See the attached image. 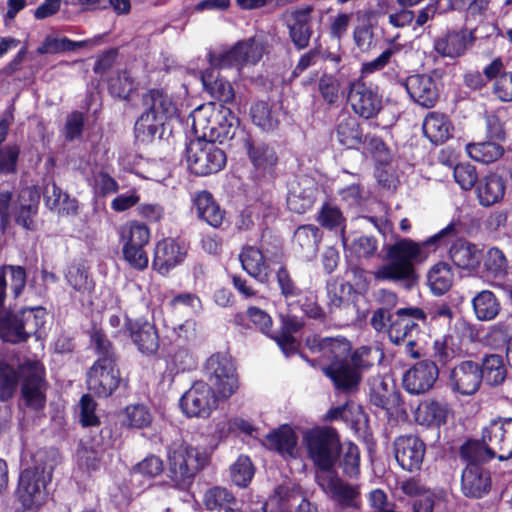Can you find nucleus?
<instances>
[{
  "instance_id": "nucleus-1",
  "label": "nucleus",
  "mask_w": 512,
  "mask_h": 512,
  "mask_svg": "<svg viewBox=\"0 0 512 512\" xmlns=\"http://www.w3.org/2000/svg\"><path fill=\"white\" fill-rule=\"evenodd\" d=\"M457 234L456 225L450 223L438 233L422 242L408 238L397 240L387 249L388 262L372 272L377 281L402 282L409 287L416 280L414 266L424 262L431 251L445 245Z\"/></svg>"
},
{
  "instance_id": "nucleus-2",
  "label": "nucleus",
  "mask_w": 512,
  "mask_h": 512,
  "mask_svg": "<svg viewBox=\"0 0 512 512\" xmlns=\"http://www.w3.org/2000/svg\"><path fill=\"white\" fill-rule=\"evenodd\" d=\"M194 133L214 142L232 139L238 128V119L233 112L222 105L209 102L195 108L190 116Z\"/></svg>"
},
{
  "instance_id": "nucleus-3",
  "label": "nucleus",
  "mask_w": 512,
  "mask_h": 512,
  "mask_svg": "<svg viewBox=\"0 0 512 512\" xmlns=\"http://www.w3.org/2000/svg\"><path fill=\"white\" fill-rule=\"evenodd\" d=\"M54 453L39 451L33 457V465L23 470L19 476L16 496L23 507H39L46 496V485L52 478L55 466Z\"/></svg>"
},
{
  "instance_id": "nucleus-4",
  "label": "nucleus",
  "mask_w": 512,
  "mask_h": 512,
  "mask_svg": "<svg viewBox=\"0 0 512 512\" xmlns=\"http://www.w3.org/2000/svg\"><path fill=\"white\" fill-rule=\"evenodd\" d=\"M303 444L317 472L333 470L340 452V439L334 429L316 427L307 430L303 434Z\"/></svg>"
},
{
  "instance_id": "nucleus-5",
  "label": "nucleus",
  "mask_w": 512,
  "mask_h": 512,
  "mask_svg": "<svg viewBox=\"0 0 512 512\" xmlns=\"http://www.w3.org/2000/svg\"><path fill=\"white\" fill-rule=\"evenodd\" d=\"M97 348L102 354L87 373L88 389L99 397L111 395L119 386L121 378L110 343L97 338Z\"/></svg>"
},
{
  "instance_id": "nucleus-6",
  "label": "nucleus",
  "mask_w": 512,
  "mask_h": 512,
  "mask_svg": "<svg viewBox=\"0 0 512 512\" xmlns=\"http://www.w3.org/2000/svg\"><path fill=\"white\" fill-rule=\"evenodd\" d=\"M142 106L143 112L135 124V129L147 136H154L158 128L176 111L171 97L159 89H151L144 93Z\"/></svg>"
},
{
  "instance_id": "nucleus-7",
  "label": "nucleus",
  "mask_w": 512,
  "mask_h": 512,
  "mask_svg": "<svg viewBox=\"0 0 512 512\" xmlns=\"http://www.w3.org/2000/svg\"><path fill=\"white\" fill-rule=\"evenodd\" d=\"M46 311L41 308L24 309L18 314L0 316V336L4 341L18 343L37 335L45 324Z\"/></svg>"
},
{
  "instance_id": "nucleus-8",
  "label": "nucleus",
  "mask_w": 512,
  "mask_h": 512,
  "mask_svg": "<svg viewBox=\"0 0 512 512\" xmlns=\"http://www.w3.org/2000/svg\"><path fill=\"white\" fill-rule=\"evenodd\" d=\"M190 141L186 148V161L192 173L206 176L219 172L226 164V155L214 141L207 138Z\"/></svg>"
},
{
  "instance_id": "nucleus-9",
  "label": "nucleus",
  "mask_w": 512,
  "mask_h": 512,
  "mask_svg": "<svg viewBox=\"0 0 512 512\" xmlns=\"http://www.w3.org/2000/svg\"><path fill=\"white\" fill-rule=\"evenodd\" d=\"M124 259L137 270L148 266V256L144 247L150 241L149 228L138 221H128L118 228Z\"/></svg>"
},
{
  "instance_id": "nucleus-10",
  "label": "nucleus",
  "mask_w": 512,
  "mask_h": 512,
  "mask_svg": "<svg viewBox=\"0 0 512 512\" xmlns=\"http://www.w3.org/2000/svg\"><path fill=\"white\" fill-rule=\"evenodd\" d=\"M480 450L478 443H466L461 447L460 453L463 458L469 461L461 477V490L466 497L480 498L490 489L489 474L477 463L485 461L486 457L475 453Z\"/></svg>"
},
{
  "instance_id": "nucleus-11",
  "label": "nucleus",
  "mask_w": 512,
  "mask_h": 512,
  "mask_svg": "<svg viewBox=\"0 0 512 512\" xmlns=\"http://www.w3.org/2000/svg\"><path fill=\"white\" fill-rule=\"evenodd\" d=\"M482 444L475 453L507 460L512 457V418L492 419L482 431Z\"/></svg>"
},
{
  "instance_id": "nucleus-12",
  "label": "nucleus",
  "mask_w": 512,
  "mask_h": 512,
  "mask_svg": "<svg viewBox=\"0 0 512 512\" xmlns=\"http://www.w3.org/2000/svg\"><path fill=\"white\" fill-rule=\"evenodd\" d=\"M369 353L370 350L367 348L358 349L351 354L349 359L333 361L328 366L323 367V372L337 388L353 389L360 383L363 370L371 365L367 359Z\"/></svg>"
},
{
  "instance_id": "nucleus-13",
  "label": "nucleus",
  "mask_w": 512,
  "mask_h": 512,
  "mask_svg": "<svg viewBox=\"0 0 512 512\" xmlns=\"http://www.w3.org/2000/svg\"><path fill=\"white\" fill-rule=\"evenodd\" d=\"M208 462V454L185 443H175L168 452L171 477L182 481L193 477Z\"/></svg>"
},
{
  "instance_id": "nucleus-14",
  "label": "nucleus",
  "mask_w": 512,
  "mask_h": 512,
  "mask_svg": "<svg viewBox=\"0 0 512 512\" xmlns=\"http://www.w3.org/2000/svg\"><path fill=\"white\" fill-rule=\"evenodd\" d=\"M205 376L220 398H229L238 389L234 363L226 354L216 353L207 359Z\"/></svg>"
},
{
  "instance_id": "nucleus-15",
  "label": "nucleus",
  "mask_w": 512,
  "mask_h": 512,
  "mask_svg": "<svg viewBox=\"0 0 512 512\" xmlns=\"http://www.w3.org/2000/svg\"><path fill=\"white\" fill-rule=\"evenodd\" d=\"M425 319L426 315L421 308L407 307L398 309L391 319L388 329L389 339L395 344L406 342L411 356L414 358L418 357L419 354L413 351V346L415 345L414 336L419 332L418 321H424Z\"/></svg>"
},
{
  "instance_id": "nucleus-16",
  "label": "nucleus",
  "mask_w": 512,
  "mask_h": 512,
  "mask_svg": "<svg viewBox=\"0 0 512 512\" xmlns=\"http://www.w3.org/2000/svg\"><path fill=\"white\" fill-rule=\"evenodd\" d=\"M22 380L21 393L25 404L34 410H41L46 403V382L44 367L39 361L27 360L20 365Z\"/></svg>"
},
{
  "instance_id": "nucleus-17",
  "label": "nucleus",
  "mask_w": 512,
  "mask_h": 512,
  "mask_svg": "<svg viewBox=\"0 0 512 512\" xmlns=\"http://www.w3.org/2000/svg\"><path fill=\"white\" fill-rule=\"evenodd\" d=\"M264 45L256 37L237 42L230 50L211 57V63L220 68L242 69L256 64L263 56Z\"/></svg>"
},
{
  "instance_id": "nucleus-18",
  "label": "nucleus",
  "mask_w": 512,
  "mask_h": 512,
  "mask_svg": "<svg viewBox=\"0 0 512 512\" xmlns=\"http://www.w3.org/2000/svg\"><path fill=\"white\" fill-rule=\"evenodd\" d=\"M218 398L209 384L197 381L181 397L180 406L187 417L206 418L217 407Z\"/></svg>"
},
{
  "instance_id": "nucleus-19",
  "label": "nucleus",
  "mask_w": 512,
  "mask_h": 512,
  "mask_svg": "<svg viewBox=\"0 0 512 512\" xmlns=\"http://www.w3.org/2000/svg\"><path fill=\"white\" fill-rule=\"evenodd\" d=\"M316 481L323 492L338 504L357 507L360 503L359 487L341 479L334 469L316 472Z\"/></svg>"
},
{
  "instance_id": "nucleus-20",
  "label": "nucleus",
  "mask_w": 512,
  "mask_h": 512,
  "mask_svg": "<svg viewBox=\"0 0 512 512\" xmlns=\"http://www.w3.org/2000/svg\"><path fill=\"white\" fill-rule=\"evenodd\" d=\"M439 371L431 360H422L415 363L403 375L404 389L412 395H420L433 388L438 379Z\"/></svg>"
},
{
  "instance_id": "nucleus-21",
  "label": "nucleus",
  "mask_w": 512,
  "mask_h": 512,
  "mask_svg": "<svg viewBox=\"0 0 512 512\" xmlns=\"http://www.w3.org/2000/svg\"><path fill=\"white\" fill-rule=\"evenodd\" d=\"M348 102L352 110L365 119L375 117L381 110V97L366 83L356 80L350 83Z\"/></svg>"
},
{
  "instance_id": "nucleus-22",
  "label": "nucleus",
  "mask_w": 512,
  "mask_h": 512,
  "mask_svg": "<svg viewBox=\"0 0 512 512\" xmlns=\"http://www.w3.org/2000/svg\"><path fill=\"white\" fill-rule=\"evenodd\" d=\"M481 385L480 366L470 360L456 365L449 375V386L452 391L461 395H473Z\"/></svg>"
},
{
  "instance_id": "nucleus-23",
  "label": "nucleus",
  "mask_w": 512,
  "mask_h": 512,
  "mask_svg": "<svg viewBox=\"0 0 512 512\" xmlns=\"http://www.w3.org/2000/svg\"><path fill=\"white\" fill-rule=\"evenodd\" d=\"M425 450L423 441L414 435L400 436L394 442L395 458L398 464L407 471L420 469Z\"/></svg>"
},
{
  "instance_id": "nucleus-24",
  "label": "nucleus",
  "mask_w": 512,
  "mask_h": 512,
  "mask_svg": "<svg viewBox=\"0 0 512 512\" xmlns=\"http://www.w3.org/2000/svg\"><path fill=\"white\" fill-rule=\"evenodd\" d=\"M448 257L456 268L474 274L480 268L483 252L477 244L460 238L449 247Z\"/></svg>"
},
{
  "instance_id": "nucleus-25",
  "label": "nucleus",
  "mask_w": 512,
  "mask_h": 512,
  "mask_svg": "<svg viewBox=\"0 0 512 512\" xmlns=\"http://www.w3.org/2000/svg\"><path fill=\"white\" fill-rule=\"evenodd\" d=\"M186 254L187 249L183 244L172 238L163 239L156 244L153 267L160 274L166 275L184 261Z\"/></svg>"
},
{
  "instance_id": "nucleus-26",
  "label": "nucleus",
  "mask_w": 512,
  "mask_h": 512,
  "mask_svg": "<svg viewBox=\"0 0 512 512\" xmlns=\"http://www.w3.org/2000/svg\"><path fill=\"white\" fill-rule=\"evenodd\" d=\"M451 415L449 404L443 400L427 398L422 400L414 411L417 424L429 428L445 425Z\"/></svg>"
},
{
  "instance_id": "nucleus-27",
  "label": "nucleus",
  "mask_w": 512,
  "mask_h": 512,
  "mask_svg": "<svg viewBox=\"0 0 512 512\" xmlns=\"http://www.w3.org/2000/svg\"><path fill=\"white\" fill-rule=\"evenodd\" d=\"M405 88L411 99L422 107L431 108L438 100V89L435 81L429 75L409 76L405 81Z\"/></svg>"
},
{
  "instance_id": "nucleus-28",
  "label": "nucleus",
  "mask_w": 512,
  "mask_h": 512,
  "mask_svg": "<svg viewBox=\"0 0 512 512\" xmlns=\"http://www.w3.org/2000/svg\"><path fill=\"white\" fill-rule=\"evenodd\" d=\"M264 445L268 449L276 451L285 459L298 456L297 436L288 425H283L269 433L265 437Z\"/></svg>"
},
{
  "instance_id": "nucleus-29",
  "label": "nucleus",
  "mask_w": 512,
  "mask_h": 512,
  "mask_svg": "<svg viewBox=\"0 0 512 512\" xmlns=\"http://www.w3.org/2000/svg\"><path fill=\"white\" fill-rule=\"evenodd\" d=\"M310 14V7L291 11L287 14L290 37L295 46L299 49H303L309 44L312 34L310 27Z\"/></svg>"
},
{
  "instance_id": "nucleus-30",
  "label": "nucleus",
  "mask_w": 512,
  "mask_h": 512,
  "mask_svg": "<svg viewBox=\"0 0 512 512\" xmlns=\"http://www.w3.org/2000/svg\"><path fill=\"white\" fill-rule=\"evenodd\" d=\"M505 190V180L495 173L481 177L476 186L478 201L484 207L500 202L505 195Z\"/></svg>"
},
{
  "instance_id": "nucleus-31",
  "label": "nucleus",
  "mask_w": 512,
  "mask_h": 512,
  "mask_svg": "<svg viewBox=\"0 0 512 512\" xmlns=\"http://www.w3.org/2000/svg\"><path fill=\"white\" fill-rule=\"evenodd\" d=\"M483 72L488 80L495 79L493 94L502 102L512 101V73L504 71L502 61L493 60Z\"/></svg>"
},
{
  "instance_id": "nucleus-32",
  "label": "nucleus",
  "mask_w": 512,
  "mask_h": 512,
  "mask_svg": "<svg viewBox=\"0 0 512 512\" xmlns=\"http://www.w3.org/2000/svg\"><path fill=\"white\" fill-rule=\"evenodd\" d=\"M194 208L199 218L212 227L218 228L223 223L225 212L208 191L198 192L193 199Z\"/></svg>"
},
{
  "instance_id": "nucleus-33",
  "label": "nucleus",
  "mask_w": 512,
  "mask_h": 512,
  "mask_svg": "<svg viewBox=\"0 0 512 512\" xmlns=\"http://www.w3.org/2000/svg\"><path fill=\"white\" fill-rule=\"evenodd\" d=\"M315 344L311 347L314 352H319L330 361H344L350 358L351 345L343 337L323 338L314 340Z\"/></svg>"
},
{
  "instance_id": "nucleus-34",
  "label": "nucleus",
  "mask_w": 512,
  "mask_h": 512,
  "mask_svg": "<svg viewBox=\"0 0 512 512\" xmlns=\"http://www.w3.org/2000/svg\"><path fill=\"white\" fill-rule=\"evenodd\" d=\"M205 91L219 102L229 104L235 98V91L231 83L221 77L215 70L207 71L202 75Z\"/></svg>"
},
{
  "instance_id": "nucleus-35",
  "label": "nucleus",
  "mask_w": 512,
  "mask_h": 512,
  "mask_svg": "<svg viewBox=\"0 0 512 512\" xmlns=\"http://www.w3.org/2000/svg\"><path fill=\"white\" fill-rule=\"evenodd\" d=\"M239 258L243 269L250 276L256 278L261 283L268 281L270 275L269 267L259 249L252 246L246 247L241 252Z\"/></svg>"
},
{
  "instance_id": "nucleus-36",
  "label": "nucleus",
  "mask_w": 512,
  "mask_h": 512,
  "mask_svg": "<svg viewBox=\"0 0 512 512\" xmlns=\"http://www.w3.org/2000/svg\"><path fill=\"white\" fill-rule=\"evenodd\" d=\"M247 153L253 167L261 174L271 172L278 162L274 148L264 143H248Z\"/></svg>"
},
{
  "instance_id": "nucleus-37",
  "label": "nucleus",
  "mask_w": 512,
  "mask_h": 512,
  "mask_svg": "<svg viewBox=\"0 0 512 512\" xmlns=\"http://www.w3.org/2000/svg\"><path fill=\"white\" fill-rule=\"evenodd\" d=\"M130 332L133 342L142 353L153 354L157 351L158 335L151 323L136 321L130 325Z\"/></svg>"
},
{
  "instance_id": "nucleus-38",
  "label": "nucleus",
  "mask_w": 512,
  "mask_h": 512,
  "mask_svg": "<svg viewBox=\"0 0 512 512\" xmlns=\"http://www.w3.org/2000/svg\"><path fill=\"white\" fill-rule=\"evenodd\" d=\"M481 381L489 386L501 385L507 377V367L501 355L490 354L483 358L480 366Z\"/></svg>"
},
{
  "instance_id": "nucleus-39",
  "label": "nucleus",
  "mask_w": 512,
  "mask_h": 512,
  "mask_svg": "<svg viewBox=\"0 0 512 512\" xmlns=\"http://www.w3.org/2000/svg\"><path fill=\"white\" fill-rule=\"evenodd\" d=\"M38 194L31 188H24L19 193L16 212V222L26 229H32L33 216L37 212Z\"/></svg>"
},
{
  "instance_id": "nucleus-40",
  "label": "nucleus",
  "mask_w": 512,
  "mask_h": 512,
  "mask_svg": "<svg viewBox=\"0 0 512 512\" xmlns=\"http://www.w3.org/2000/svg\"><path fill=\"white\" fill-rule=\"evenodd\" d=\"M423 133L432 143H443L450 136L451 124L444 114L429 113L423 121Z\"/></svg>"
},
{
  "instance_id": "nucleus-41",
  "label": "nucleus",
  "mask_w": 512,
  "mask_h": 512,
  "mask_svg": "<svg viewBox=\"0 0 512 512\" xmlns=\"http://www.w3.org/2000/svg\"><path fill=\"white\" fill-rule=\"evenodd\" d=\"M453 281L454 272L446 262H438L428 271L427 282L435 295L445 294L451 288Z\"/></svg>"
},
{
  "instance_id": "nucleus-42",
  "label": "nucleus",
  "mask_w": 512,
  "mask_h": 512,
  "mask_svg": "<svg viewBox=\"0 0 512 512\" xmlns=\"http://www.w3.org/2000/svg\"><path fill=\"white\" fill-rule=\"evenodd\" d=\"M335 137L340 145L349 149L358 148L363 138L359 123L351 116H345L339 120Z\"/></svg>"
},
{
  "instance_id": "nucleus-43",
  "label": "nucleus",
  "mask_w": 512,
  "mask_h": 512,
  "mask_svg": "<svg viewBox=\"0 0 512 512\" xmlns=\"http://www.w3.org/2000/svg\"><path fill=\"white\" fill-rule=\"evenodd\" d=\"M473 310L478 320L489 321L494 319L499 311L500 304L495 295L488 290L479 292L472 300Z\"/></svg>"
},
{
  "instance_id": "nucleus-44",
  "label": "nucleus",
  "mask_w": 512,
  "mask_h": 512,
  "mask_svg": "<svg viewBox=\"0 0 512 512\" xmlns=\"http://www.w3.org/2000/svg\"><path fill=\"white\" fill-rule=\"evenodd\" d=\"M435 51L443 57H457L466 50V40L464 33L450 32L440 37L434 42Z\"/></svg>"
},
{
  "instance_id": "nucleus-45",
  "label": "nucleus",
  "mask_w": 512,
  "mask_h": 512,
  "mask_svg": "<svg viewBox=\"0 0 512 512\" xmlns=\"http://www.w3.org/2000/svg\"><path fill=\"white\" fill-rule=\"evenodd\" d=\"M279 498L280 512H317L309 501L297 492H290L288 488L279 487L276 491Z\"/></svg>"
},
{
  "instance_id": "nucleus-46",
  "label": "nucleus",
  "mask_w": 512,
  "mask_h": 512,
  "mask_svg": "<svg viewBox=\"0 0 512 512\" xmlns=\"http://www.w3.org/2000/svg\"><path fill=\"white\" fill-rule=\"evenodd\" d=\"M484 271L488 277L494 279H503L508 272V260L504 252L497 248L491 247L483 254Z\"/></svg>"
},
{
  "instance_id": "nucleus-47",
  "label": "nucleus",
  "mask_w": 512,
  "mask_h": 512,
  "mask_svg": "<svg viewBox=\"0 0 512 512\" xmlns=\"http://www.w3.org/2000/svg\"><path fill=\"white\" fill-rule=\"evenodd\" d=\"M108 89L113 97L128 100L137 90V83L128 70H121L109 79Z\"/></svg>"
},
{
  "instance_id": "nucleus-48",
  "label": "nucleus",
  "mask_w": 512,
  "mask_h": 512,
  "mask_svg": "<svg viewBox=\"0 0 512 512\" xmlns=\"http://www.w3.org/2000/svg\"><path fill=\"white\" fill-rule=\"evenodd\" d=\"M88 44H94V42L91 40L76 42L66 37L57 38L54 36H47L43 43L37 48V53L40 55L57 54L65 51H72L77 48L87 46Z\"/></svg>"
},
{
  "instance_id": "nucleus-49",
  "label": "nucleus",
  "mask_w": 512,
  "mask_h": 512,
  "mask_svg": "<svg viewBox=\"0 0 512 512\" xmlns=\"http://www.w3.org/2000/svg\"><path fill=\"white\" fill-rule=\"evenodd\" d=\"M468 155L477 162L492 163L503 154V148L494 142L471 143L466 146Z\"/></svg>"
},
{
  "instance_id": "nucleus-50",
  "label": "nucleus",
  "mask_w": 512,
  "mask_h": 512,
  "mask_svg": "<svg viewBox=\"0 0 512 512\" xmlns=\"http://www.w3.org/2000/svg\"><path fill=\"white\" fill-rule=\"evenodd\" d=\"M339 465L343 470V473L348 477H356L360 473V452L359 448L349 442L342 446L340 445L339 452Z\"/></svg>"
},
{
  "instance_id": "nucleus-51",
  "label": "nucleus",
  "mask_w": 512,
  "mask_h": 512,
  "mask_svg": "<svg viewBox=\"0 0 512 512\" xmlns=\"http://www.w3.org/2000/svg\"><path fill=\"white\" fill-rule=\"evenodd\" d=\"M293 241L307 257L313 256L320 241L319 229L313 225L300 226L294 233Z\"/></svg>"
},
{
  "instance_id": "nucleus-52",
  "label": "nucleus",
  "mask_w": 512,
  "mask_h": 512,
  "mask_svg": "<svg viewBox=\"0 0 512 512\" xmlns=\"http://www.w3.org/2000/svg\"><path fill=\"white\" fill-rule=\"evenodd\" d=\"M20 379V367L16 370L10 364L0 362V401L12 398Z\"/></svg>"
},
{
  "instance_id": "nucleus-53",
  "label": "nucleus",
  "mask_w": 512,
  "mask_h": 512,
  "mask_svg": "<svg viewBox=\"0 0 512 512\" xmlns=\"http://www.w3.org/2000/svg\"><path fill=\"white\" fill-rule=\"evenodd\" d=\"M68 285L80 294L89 293L93 287V281L89 278L87 270L83 265L72 264L65 274Z\"/></svg>"
},
{
  "instance_id": "nucleus-54",
  "label": "nucleus",
  "mask_w": 512,
  "mask_h": 512,
  "mask_svg": "<svg viewBox=\"0 0 512 512\" xmlns=\"http://www.w3.org/2000/svg\"><path fill=\"white\" fill-rule=\"evenodd\" d=\"M433 349L434 358L443 365L462 354L461 347L456 343L455 338L451 335L437 339L434 342Z\"/></svg>"
},
{
  "instance_id": "nucleus-55",
  "label": "nucleus",
  "mask_w": 512,
  "mask_h": 512,
  "mask_svg": "<svg viewBox=\"0 0 512 512\" xmlns=\"http://www.w3.org/2000/svg\"><path fill=\"white\" fill-rule=\"evenodd\" d=\"M122 422L128 427L141 429L151 424L152 414L142 404L129 405L123 412Z\"/></svg>"
},
{
  "instance_id": "nucleus-56",
  "label": "nucleus",
  "mask_w": 512,
  "mask_h": 512,
  "mask_svg": "<svg viewBox=\"0 0 512 512\" xmlns=\"http://www.w3.org/2000/svg\"><path fill=\"white\" fill-rule=\"evenodd\" d=\"M204 503L207 509L216 511L220 509H231L235 503V497L227 489L222 487H213L209 489L204 496Z\"/></svg>"
},
{
  "instance_id": "nucleus-57",
  "label": "nucleus",
  "mask_w": 512,
  "mask_h": 512,
  "mask_svg": "<svg viewBox=\"0 0 512 512\" xmlns=\"http://www.w3.org/2000/svg\"><path fill=\"white\" fill-rule=\"evenodd\" d=\"M319 223L326 228L333 229L340 227L341 228V241L343 244V247L347 248V239L344 234V217L342 216L341 211L331 205H325L323 206L319 217H318Z\"/></svg>"
},
{
  "instance_id": "nucleus-58",
  "label": "nucleus",
  "mask_w": 512,
  "mask_h": 512,
  "mask_svg": "<svg viewBox=\"0 0 512 512\" xmlns=\"http://www.w3.org/2000/svg\"><path fill=\"white\" fill-rule=\"evenodd\" d=\"M231 479L239 487H246L253 475L254 467L247 456H239L230 468Z\"/></svg>"
},
{
  "instance_id": "nucleus-59",
  "label": "nucleus",
  "mask_w": 512,
  "mask_h": 512,
  "mask_svg": "<svg viewBox=\"0 0 512 512\" xmlns=\"http://www.w3.org/2000/svg\"><path fill=\"white\" fill-rule=\"evenodd\" d=\"M340 81L331 74H322L318 82V91L329 105L335 104L340 97Z\"/></svg>"
},
{
  "instance_id": "nucleus-60",
  "label": "nucleus",
  "mask_w": 512,
  "mask_h": 512,
  "mask_svg": "<svg viewBox=\"0 0 512 512\" xmlns=\"http://www.w3.org/2000/svg\"><path fill=\"white\" fill-rule=\"evenodd\" d=\"M253 122L264 130H272L277 125L269 106L265 102H258L251 107Z\"/></svg>"
},
{
  "instance_id": "nucleus-61",
  "label": "nucleus",
  "mask_w": 512,
  "mask_h": 512,
  "mask_svg": "<svg viewBox=\"0 0 512 512\" xmlns=\"http://www.w3.org/2000/svg\"><path fill=\"white\" fill-rule=\"evenodd\" d=\"M454 179L463 190H470L478 182L476 168L469 163H460L454 167Z\"/></svg>"
},
{
  "instance_id": "nucleus-62",
  "label": "nucleus",
  "mask_w": 512,
  "mask_h": 512,
  "mask_svg": "<svg viewBox=\"0 0 512 512\" xmlns=\"http://www.w3.org/2000/svg\"><path fill=\"white\" fill-rule=\"evenodd\" d=\"M92 187L96 194L106 196L118 191V183L108 173L100 171L92 177Z\"/></svg>"
},
{
  "instance_id": "nucleus-63",
  "label": "nucleus",
  "mask_w": 512,
  "mask_h": 512,
  "mask_svg": "<svg viewBox=\"0 0 512 512\" xmlns=\"http://www.w3.org/2000/svg\"><path fill=\"white\" fill-rule=\"evenodd\" d=\"M351 287L342 280H332L327 284V293L329 305L333 307H340L343 303L344 296L349 293Z\"/></svg>"
},
{
  "instance_id": "nucleus-64",
  "label": "nucleus",
  "mask_w": 512,
  "mask_h": 512,
  "mask_svg": "<svg viewBox=\"0 0 512 512\" xmlns=\"http://www.w3.org/2000/svg\"><path fill=\"white\" fill-rule=\"evenodd\" d=\"M444 499L443 492L431 491L425 496L414 501L412 505L413 512H433L434 507Z\"/></svg>"
}]
</instances>
